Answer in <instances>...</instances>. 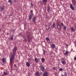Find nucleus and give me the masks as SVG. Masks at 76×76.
Masks as SVG:
<instances>
[{
	"instance_id": "nucleus-1",
	"label": "nucleus",
	"mask_w": 76,
	"mask_h": 76,
	"mask_svg": "<svg viewBox=\"0 0 76 76\" xmlns=\"http://www.w3.org/2000/svg\"><path fill=\"white\" fill-rule=\"evenodd\" d=\"M17 51V47H14L13 49V53L12 54H11V57H10V64H12V63L13 61L15 60V58L16 53Z\"/></svg>"
},
{
	"instance_id": "nucleus-2",
	"label": "nucleus",
	"mask_w": 76,
	"mask_h": 76,
	"mask_svg": "<svg viewBox=\"0 0 76 76\" xmlns=\"http://www.w3.org/2000/svg\"><path fill=\"white\" fill-rule=\"evenodd\" d=\"M61 61L62 64L64 65H66V60H64V58H62L61 59Z\"/></svg>"
},
{
	"instance_id": "nucleus-3",
	"label": "nucleus",
	"mask_w": 76,
	"mask_h": 76,
	"mask_svg": "<svg viewBox=\"0 0 76 76\" xmlns=\"http://www.w3.org/2000/svg\"><path fill=\"white\" fill-rule=\"evenodd\" d=\"M39 67L40 69L42 71V72H44V70H45V68L42 65H40Z\"/></svg>"
},
{
	"instance_id": "nucleus-4",
	"label": "nucleus",
	"mask_w": 76,
	"mask_h": 76,
	"mask_svg": "<svg viewBox=\"0 0 76 76\" xmlns=\"http://www.w3.org/2000/svg\"><path fill=\"white\" fill-rule=\"evenodd\" d=\"M32 20L33 23H36V22H35L37 20V17H36L34 16L32 18Z\"/></svg>"
},
{
	"instance_id": "nucleus-5",
	"label": "nucleus",
	"mask_w": 76,
	"mask_h": 76,
	"mask_svg": "<svg viewBox=\"0 0 76 76\" xmlns=\"http://www.w3.org/2000/svg\"><path fill=\"white\" fill-rule=\"evenodd\" d=\"M64 26V24L62 23H61L59 24V30H60V29H61V26Z\"/></svg>"
},
{
	"instance_id": "nucleus-6",
	"label": "nucleus",
	"mask_w": 76,
	"mask_h": 76,
	"mask_svg": "<svg viewBox=\"0 0 76 76\" xmlns=\"http://www.w3.org/2000/svg\"><path fill=\"white\" fill-rule=\"evenodd\" d=\"M33 15H32L31 14H30L28 15V20H31L32 19Z\"/></svg>"
},
{
	"instance_id": "nucleus-7",
	"label": "nucleus",
	"mask_w": 76,
	"mask_h": 76,
	"mask_svg": "<svg viewBox=\"0 0 76 76\" xmlns=\"http://www.w3.org/2000/svg\"><path fill=\"white\" fill-rule=\"evenodd\" d=\"M56 27V24L53 23V24L51 26V28L52 29Z\"/></svg>"
},
{
	"instance_id": "nucleus-8",
	"label": "nucleus",
	"mask_w": 76,
	"mask_h": 76,
	"mask_svg": "<svg viewBox=\"0 0 76 76\" xmlns=\"http://www.w3.org/2000/svg\"><path fill=\"white\" fill-rule=\"evenodd\" d=\"M52 48H56V45L54 44H52L51 46Z\"/></svg>"
},
{
	"instance_id": "nucleus-9",
	"label": "nucleus",
	"mask_w": 76,
	"mask_h": 76,
	"mask_svg": "<svg viewBox=\"0 0 76 76\" xmlns=\"http://www.w3.org/2000/svg\"><path fill=\"white\" fill-rule=\"evenodd\" d=\"M42 1L44 3L45 5H45H46V4H47V1H48V0H42Z\"/></svg>"
},
{
	"instance_id": "nucleus-10",
	"label": "nucleus",
	"mask_w": 76,
	"mask_h": 76,
	"mask_svg": "<svg viewBox=\"0 0 76 76\" xmlns=\"http://www.w3.org/2000/svg\"><path fill=\"white\" fill-rule=\"evenodd\" d=\"M70 7L71 9L72 10H75V9H74V7H73L72 4H70Z\"/></svg>"
},
{
	"instance_id": "nucleus-11",
	"label": "nucleus",
	"mask_w": 76,
	"mask_h": 76,
	"mask_svg": "<svg viewBox=\"0 0 76 76\" xmlns=\"http://www.w3.org/2000/svg\"><path fill=\"white\" fill-rule=\"evenodd\" d=\"M43 76H48V72H45L43 74Z\"/></svg>"
},
{
	"instance_id": "nucleus-12",
	"label": "nucleus",
	"mask_w": 76,
	"mask_h": 76,
	"mask_svg": "<svg viewBox=\"0 0 76 76\" xmlns=\"http://www.w3.org/2000/svg\"><path fill=\"white\" fill-rule=\"evenodd\" d=\"M2 61L3 63H5L6 62V60L5 59V58H2Z\"/></svg>"
},
{
	"instance_id": "nucleus-13",
	"label": "nucleus",
	"mask_w": 76,
	"mask_h": 76,
	"mask_svg": "<svg viewBox=\"0 0 76 76\" xmlns=\"http://www.w3.org/2000/svg\"><path fill=\"white\" fill-rule=\"evenodd\" d=\"M27 38L28 42H31V38H30V37L29 36H28Z\"/></svg>"
},
{
	"instance_id": "nucleus-14",
	"label": "nucleus",
	"mask_w": 76,
	"mask_h": 76,
	"mask_svg": "<svg viewBox=\"0 0 76 76\" xmlns=\"http://www.w3.org/2000/svg\"><path fill=\"white\" fill-rule=\"evenodd\" d=\"M26 65L27 67H29L30 66V64L29 62H27L26 63Z\"/></svg>"
},
{
	"instance_id": "nucleus-15",
	"label": "nucleus",
	"mask_w": 76,
	"mask_h": 76,
	"mask_svg": "<svg viewBox=\"0 0 76 76\" xmlns=\"http://www.w3.org/2000/svg\"><path fill=\"white\" fill-rule=\"evenodd\" d=\"M8 3H10V4L12 5L13 4V1L11 0H8Z\"/></svg>"
},
{
	"instance_id": "nucleus-16",
	"label": "nucleus",
	"mask_w": 76,
	"mask_h": 76,
	"mask_svg": "<svg viewBox=\"0 0 76 76\" xmlns=\"http://www.w3.org/2000/svg\"><path fill=\"white\" fill-rule=\"evenodd\" d=\"M71 29L72 30V31H73V32H75V31H76L75 29V28H74L73 27H72L71 28Z\"/></svg>"
},
{
	"instance_id": "nucleus-17",
	"label": "nucleus",
	"mask_w": 76,
	"mask_h": 76,
	"mask_svg": "<svg viewBox=\"0 0 76 76\" xmlns=\"http://www.w3.org/2000/svg\"><path fill=\"white\" fill-rule=\"evenodd\" d=\"M4 9L3 7H1L0 6V10L1 11H3Z\"/></svg>"
},
{
	"instance_id": "nucleus-18",
	"label": "nucleus",
	"mask_w": 76,
	"mask_h": 76,
	"mask_svg": "<svg viewBox=\"0 0 76 76\" xmlns=\"http://www.w3.org/2000/svg\"><path fill=\"white\" fill-rule=\"evenodd\" d=\"M69 54V52L67 50H66L65 53H64V55H65V56H67V55Z\"/></svg>"
},
{
	"instance_id": "nucleus-19",
	"label": "nucleus",
	"mask_w": 76,
	"mask_h": 76,
	"mask_svg": "<svg viewBox=\"0 0 76 76\" xmlns=\"http://www.w3.org/2000/svg\"><path fill=\"white\" fill-rule=\"evenodd\" d=\"M14 35H12L11 37L10 38V39L12 41H13V38H14Z\"/></svg>"
},
{
	"instance_id": "nucleus-20",
	"label": "nucleus",
	"mask_w": 76,
	"mask_h": 76,
	"mask_svg": "<svg viewBox=\"0 0 76 76\" xmlns=\"http://www.w3.org/2000/svg\"><path fill=\"white\" fill-rule=\"evenodd\" d=\"M34 60L36 63H38V59H37V58H35Z\"/></svg>"
},
{
	"instance_id": "nucleus-21",
	"label": "nucleus",
	"mask_w": 76,
	"mask_h": 76,
	"mask_svg": "<svg viewBox=\"0 0 76 76\" xmlns=\"http://www.w3.org/2000/svg\"><path fill=\"white\" fill-rule=\"evenodd\" d=\"M64 76H67V72L65 71L64 72Z\"/></svg>"
},
{
	"instance_id": "nucleus-22",
	"label": "nucleus",
	"mask_w": 76,
	"mask_h": 76,
	"mask_svg": "<svg viewBox=\"0 0 76 76\" xmlns=\"http://www.w3.org/2000/svg\"><path fill=\"white\" fill-rule=\"evenodd\" d=\"M41 60L42 62V63H44V61H45V59L43 58L41 59Z\"/></svg>"
},
{
	"instance_id": "nucleus-23",
	"label": "nucleus",
	"mask_w": 76,
	"mask_h": 76,
	"mask_svg": "<svg viewBox=\"0 0 76 76\" xmlns=\"http://www.w3.org/2000/svg\"><path fill=\"white\" fill-rule=\"evenodd\" d=\"M38 74H39V72L37 71L36 73V75L37 76H39V75H38Z\"/></svg>"
},
{
	"instance_id": "nucleus-24",
	"label": "nucleus",
	"mask_w": 76,
	"mask_h": 76,
	"mask_svg": "<svg viewBox=\"0 0 76 76\" xmlns=\"http://www.w3.org/2000/svg\"><path fill=\"white\" fill-rule=\"evenodd\" d=\"M57 29H58V31H59L60 30V28H58V26L59 25V24H57Z\"/></svg>"
},
{
	"instance_id": "nucleus-25",
	"label": "nucleus",
	"mask_w": 76,
	"mask_h": 76,
	"mask_svg": "<svg viewBox=\"0 0 76 76\" xmlns=\"http://www.w3.org/2000/svg\"><path fill=\"white\" fill-rule=\"evenodd\" d=\"M30 13L31 15H34V14H33V10H31L30 11Z\"/></svg>"
},
{
	"instance_id": "nucleus-26",
	"label": "nucleus",
	"mask_w": 76,
	"mask_h": 76,
	"mask_svg": "<svg viewBox=\"0 0 76 76\" xmlns=\"http://www.w3.org/2000/svg\"><path fill=\"white\" fill-rule=\"evenodd\" d=\"M72 1L73 4H74L76 2V0H72Z\"/></svg>"
},
{
	"instance_id": "nucleus-27",
	"label": "nucleus",
	"mask_w": 76,
	"mask_h": 76,
	"mask_svg": "<svg viewBox=\"0 0 76 76\" xmlns=\"http://www.w3.org/2000/svg\"><path fill=\"white\" fill-rule=\"evenodd\" d=\"M46 40L47 41H50V39H49V38H48V37L46 38Z\"/></svg>"
},
{
	"instance_id": "nucleus-28",
	"label": "nucleus",
	"mask_w": 76,
	"mask_h": 76,
	"mask_svg": "<svg viewBox=\"0 0 76 76\" xmlns=\"http://www.w3.org/2000/svg\"><path fill=\"white\" fill-rule=\"evenodd\" d=\"M50 10V7H48L47 9V11L48 12H49Z\"/></svg>"
},
{
	"instance_id": "nucleus-29",
	"label": "nucleus",
	"mask_w": 76,
	"mask_h": 76,
	"mask_svg": "<svg viewBox=\"0 0 76 76\" xmlns=\"http://www.w3.org/2000/svg\"><path fill=\"white\" fill-rule=\"evenodd\" d=\"M63 28L65 30H66V26L65 25H64V26Z\"/></svg>"
},
{
	"instance_id": "nucleus-30",
	"label": "nucleus",
	"mask_w": 76,
	"mask_h": 76,
	"mask_svg": "<svg viewBox=\"0 0 76 76\" xmlns=\"http://www.w3.org/2000/svg\"><path fill=\"white\" fill-rule=\"evenodd\" d=\"M4 74L5 76H6V75H7V73H6L5 72H4Z\"/></svg>"
},
{
	"instance_id": "nucleus-31",
	"label": "nucleus",
	"mask_w": 76,
	"mask_h": 76,
	"mask_svg": "<svg viewBox=\"0 0 76 76\" xmlns=\"http://www.w3.org/2000/svg\"><path fill=\"white\" fill-rule=\"evenodd\" d=\"M28 61L30 63H31V60L30 59H29L28 60Z\"/></svg>"
},
{
	"instance_id": "nucleus-32",
	"label": "nucleus",
	"mask_w": 76,
	"mask_h": 76,
	"mask_svg": "<svg viewBox=\"0 0 76 76\" xmlns=\"http://www.w3.org/2000/svg\"><path fill=\"white\" fill-rule=\"evenodd\" d=\"M45 51L43 50V54L44 56H45Z\"/></svg>"
},
{
	"instance_id": "nucleus-33",
	"label": "nucleus",
	"mask_w": 76,
	"mask_h": 76,
	"mask_svg": "<svg viewBox=\"0 0 76 76\" xmlns=\"http://www.w3.org/2000/svg\"><path fill=\"white\" fill-rule=\"evenodd\" d=\"M53 52H52V51H51V52L50 53V54H53Z\"/></svg>"
},
{
	"instance_id": "nucleus-34",
	"label": "nucleus",
	"mask_w": 76,
	"mask_h": 76,
	"mask_svg": "<svg viewBox=\"0 0 76 76\" xmlns=\"http://www.w3.org/2000/svg\"><path fill=\"white\" fill-rule=\"evenodd\" d=\"M52 69L53 70H56V68L55 67H53Z\"/></svg>"
},
{
	"instance_id": "nucleus-35",
	"label": "nucleus",
	"mask_w": 76,
	"mask_h": 76,
	"mask_svg": "<svg viewBox=\"0 0 76 76\" xmlns=\"http://www.w3.org/2000/svg\"><path fill=\"white\" fill-rule=\"evenodd\" d=\"M57 22H59V23H60V22H61V21H60V20H58Z\"/></svg>"
},
{
	"instance_id": "nucleus-36",
	"label": "nucleus",
	"mask_w": 76,
	"mask_h": 76,
	"mask_svg": "<svg viewBox=\"0 0 76 76\" xmlns=\"http://www.w3.org/2000/svg\"><path fill=\"white\" fill-rule=\"evenodd\" d=\"M60 71H62L63 70V69L62 68H60L59 69Z\"/></svg>"
},
{
	"instance_id": "nucleus-37",
	"label": "nucleus",
	"mask_w": 76,
	"mask_h": 76,
	"mask_svg": "<svg viewBox=\"0 0 76 76\" xmlns=\"http://www.w3.org/2000/svg\"><path fill=\"white\" fill-rule=\"evenodd\" d=\"M31 6L32 7L34 6V5L33 4H32V3H31Z\"/></svg>"
},
{
	"instance_id": "nucleus-38",
	"label": "nucleus",
	"mask_w": 76,
	"mask_h": 76,
	"mask_svg": "<svg viewBox=\"0 0 76 76\" xmlns=\"http://www.w3.org/2000/svg\"><path fill=\"white\" fill-rule=\"evenodd\" d=\"M23 39H25H25H26V38H25V37H23Z\"/></svg>"
},
{
	"instance_id": "nucleus-39",
	"label": "nucleus",
	"mask_w": 76,
	"mask_h": 76,
	"mask_svg": "<svg viewBox=\"0 0 76 76\" xmlns=\"http://www.w3.org/2000/svg\"><path fill=\"white\" fill-rule=\"evenodd\" d=\"M74 60H76V57H75L74 58Z\"/></svg>"
},
{
	"instance_id": "nucleus-40",
	"label": "nucleus",
	"mask_w": 76,
	"mask_h": 76,
	"mask_svg": "<svg viewBox=\"0 0 76 76\" xmlns=\"http://www.w3.org/2000/svg\"><path fill=\"white\" fill-rule=\"evenodd\" d=\"M24 30H25V29H26V28H25V26H24Z\"/></svg>"
},
{
	"instance_id": "nucleus-41",
	"label": "nucleus",
	"mask_w": 76,
	"mask_h": 76,
	"mask_svg": "<svg viewBox=\"0 0 76 76\" xmlns=\"http://www.w3.org/2000/svg\"><path fill=\"white\" fill-rule=\"evenodd\" d=\"M57 24H59V23L58 22V21H57Z\"/></svg>"
},
{
	"instance_id": "nucleus-42",
	"label": "nucleus",
	"mask_w": 76,
	"mask_h": 76,
	"mask_svg": "<svg viewBox=\"0 0 76 76\" xmlns=\"http://www.w3.org/2000/svg\"><path fill=\"white\" fill-rule=\"evenodd\" d=\"M25 41L26 42L27 41L26 40V39H25Z\"/></svg>"
},
{
	"instance_id": "nucleus-43",
	"label": "nucleus",
	"mask_w": 76,
	"mask_h": 76,
	"mask_svg": "<svg viewBox=\"0 0 76 76\" xmlns=\"http://www.w3.org/2000/svg\"><path fill=\"white\" fill-rule=\"evenodd\" d=\"M14 0L15 2V3H16V0Z\"/></svg>"
},
{
	"instance_id": "nucleus-44",
	"label": "nucleus",
	"mask_w": 76,
	"mask_h": 76,
	"mask_svg": "<svg viewBox=\"0 0 76 76\" xmlns=\"http://www.w3.org/2000/svg\"><path fill=\"white\" fill-rule=\"evenodd\" d=\"M19 35H22V34H21V33H20Z\"/></svg>"
},
{
	"instance_id": "nucleus-45",
	"label": "nucleus",
	"mask_w": 76,
	"mask_h": 76,
	"mask_svg": "<svg viewBox=\"0 0 76 76\" xmlns=\"http://www.w3.org/2000/svg\"><path fill=\"white\" fill-rule=\"evenodd\" d=\"M61 76H64V75H61Z\"/></svg>"
},
{
	"instance_id": "nucleus-46",
	"label": "nucleus",
	"mask_w": 76,
	"mask_h": 76,
	"mask_svg": "<svg viewBox=\"0 0 76 76\" xmlns=\"http://www.w3.org/2000/svg\"><path fill=\"white\" fill-rule=\"evenodd\" d=\"M75 44H76V42H75Z\"/></svg>"
},
{
	"instance_id": "nucleus-47",
	"label": "nucleus",
	"mask_w": 76,
	"mask_h": 76,
	"mask_svg": "<svg viewBox=\"0 0 76 76\" xmlns=\"http://www.w3.org/2000/svg\"><path fill=\"white\" fill-rule=\"evenodd\" d=\"M14 66H16V64H14Z\"/></svg>"
},
{
	"instance_id": "nucleus-48",
	"label": "nucleus",
	"mask_w": 76,
	"mask_h": 76,
	"mask_svg": "<svg viewBox=\"0 0 76 76\" xmlns=\"http://www.w3.org/2000/svg\"><path fill=\"white\" fill-rule=\"evenodd\" d=\"M68 45L67 44H66V46H68Z\"/></svg>"
},
{
	"instance_id": "nucleus-49",
	"label": "nucleus",
	"mask_w": 76,
	"mask_h": 76,
	"mask_svg": "<svg viewBox=\"0 0 76 76\" xmlns=\"http://www.w3.org/2000/svg\"><path fill=\"white\" fill-rule=\"evenodd\" d=\"M61 1H62V0H60Z\"/></svg>"
},
{
	"instance_id": "nucleus-50",
	"label": "nucleus",
	"mask_w": 76,
	"mask_h": 76,
	"mask_svg": "<svg viewBox=\"0 0 76 76\" xmlns=\"http://www.w3.org/2000/svg\"><path fill=\"white\" fill-rule=\"evenodd\" d=\"M1 31V30L0 29V32Z\"/></svg>"
},
{
	"instance_id": "nucleus-51",
	"label": "nucleus",
	"mask_w": 76,
	"mask_h": 76,
	"mask_svg": "<svg viewBox=\"0 0 76 76\" xmlns=\"http://www.w3.org/2000/svg\"><path fill=\"white\" fill-rule=\"evenodd\" d=\"M9 16H10V15H9Z\"/></svg>"
},
{
	"instance_id": "nucleus-52",
	"label": "nucleus",
	"mask_w": 76,
	"mask_h": 76,
	"mask_svg": "<svg viewBox=\"0 0 76 76\" xmlns=\"http://www.w3.org/2000/svg\"><path fill=\"white\" fill-rule=\"evenodd\" d=\"M75 41H76V39H75Z\"/></svg>"
}]
</instances>
